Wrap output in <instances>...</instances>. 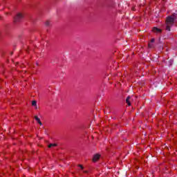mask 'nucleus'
Returning a JSON list of instances; mask_svg holds the SVG:
<instances>
[{"mask_svg": "<svg viewBox=\"0 0 177 177\" xmlns=\"http://www.w3.org/2000/svg\"><path fill=\"white\" fill-rule=\"evenodd\" d=\"M175 21V17H174V16L172 17H168L166 19V30L167 31H171V26L174 25V23Z\"/></svg>", "mask_w": 177, "mask_h": 177, "instance_id": "obj_1", "label": "nucleus"}, {"mask_svg": "<svg viewBox=\"0 0 177 177\" xmlns=\"http://www.w3.org/2000/svg\"><path fill=\"white\" fill-rule=\"evenodd\" d=\"M152 31L156 32V34H161L162 30L157 27H153Z\"/></svg>", "mask_w": 177, "mask_h": 177, "instance_id": "obj_3", "label": "nucleus"}, {"mask_svg": "<svg viewBox=\"0 0 177 177\" xmlns=\"http://www.w3.org/2000/svg\"><path fill=\"white\" fill-rule=\"evenodd\" d=\"M79 167L81 168V169H84V167L82 165H80Z\"/></svg>", "mask_w": 177, "mask_h": 177, "instance_id": "obj_12", "label": "nucleus"}, {"mask_svg": "<svg viewBox=\"0 0 177 177\" xmlns=\"http://www.w3.org/2000/svg\"><path fill=\"white\" fill-rule=\"evenodd\" d=\"M56 146H57V144H50L48 147V149H50L51 147H56Z\"/></svg>", "mask_w": 177, "mask_h": 177, "instance_id": "obj_7", "label": "nucleus"}, {"mask_svg": "<svg viewBox=\"0 0 177 177\" xmlns=\"http://www.w3.org/2000/svg\"><path fill=\"white\" fill-rule=\"evenodd\" d=\"M35 120H36V121H37L40 125H42V122H41V119H39V118H38V116L35 115Z\"/></svg>", "mask_w": 177, "mask_h": 177, "instance_id": "obj_6", "label": "nucleus"}, {"mask_svg": "<svg viewBox=\"0 0 177 177\" xmlns=\"http://www.w3.org/2000/svg\"><path fill=\"white\" fill-rule=\"evenodd\" d=\"M84 174H88V171H84Z\"/></svg>", "mask_w": 177, "mask_h": 177, "instance_id": "obj_14", "label": "nucleus"}, {"mask_svg": "<svg viewBox=\"0 0 177 177\" xmlns=\"http://www.w3.org/2000/svg\"><path fill=\"white\" fill-rule=\"evenodd\" d=\"M100 155L97 153V154L94 155V156L93 158V161L94 162H96V161H97V160H100Z\"/></svg>", "mask_w": 177, "mask_h": 177, "instance_id": "obj_4", "label": "nucleus"}, {"mask_svg": "<svg viewBox=\"0 0 177 177\" xmlns=\"http://www.w3.org/2000/svg\"><path fill=\"white\" fill-rule=\"evenodd\" d=\"M46 27H50V22L49 21H46L45 22Z\"/></svg>", "mask_w": 177, "mask_h": 177, "instance_id": "obj_9", "label": "nucleus"}, {"mask_svg": "<svg viewBox=\"0 0 177 177\" xmlns=\"http://www.w3.org/2000/svg\"><path fill=\"white\" fill-rule=\"evenodd\" d=\"M154 42V39H151V44H153Z\"/></svg>", "mask_w": 177, "mask_h": 177, "instance_id": "obj_13", "label": "nucleus"}, {"mask_svg": "<svg viewBox=\"0 0 177 177\" xmlns=\"http://www.w3.org/2000/svg\"><path fill=\"white\" fill-rule=\"evenodd\" d=\"M21 19H23V15H21V13H18L17 16L15 17L14 21L15 22L20 21Z\"/></svg>", "mask_w": 177, "mask_h": 177, "instance_id": "obj_2", "label": "nucleus"}, {"mask_svg": "<svg viewBox=\"0 0 177 177\" xmlns=\"http://www.w3.org/2000/svg\"><path fill=\"white\" fill-rule=\"evenodd\" d=\"M131 96H128L126 99V103L128 104V106H131Z\"/></svg>", "mask_w": 177, "mask_h": 177, "instance_id": "obj_5", "label": "nucleus"}, {"mask_svg": "<svg viewBox=\"0 0 177 177\" xmlns=\"http://www.w3.org/2000/svg\"><path fill=\"white\" fill-rule=\"evenodd\" d=\"M32 106H33L34 107H36V109H38V107L37 106V101L33 100L32 102Z\"/></svg>", "mask_w": 177, "mask_h": 177, "instance_id": "obj_8", "label": "nucleus"}, {"mask_svg": "<svg viewBox=\"0 0 177 177\" xmlns=\"http://www.w3.org/2000/svg\"><path fill=\"white\" fill-rule=\"evenodd\" d=\"M164 1H165V0H163Z\"/></svg>", "mask_w": 177, "mask_h": 177, "instance_id": "obj_16", "label": "nucleus"}, {"mask_svg": "<svg viewBox=\"0 0 177 177\" xmlns=\"http://www.w3.org/2000/svg\"><path fill=\"white\" fill-rule=\"evenodd\" d=\"M133 10H135V8H133Z\"/></svg>", "mask_w": 177, "mask_h": 177, "instance_id": "obj_15", "label": "nucleus"}, {"mask_svg": "<svg viewBox=\"0 0 177 177\" xmlns=\"http://www.w3.org/2000/svg\"><path fill=\"white\" fill-rule=\"evenodd\" d=\"M169 66H172V64H174V60L173 59H170L169 61Z\"/></svg>", "mask_w": 177, "mask_h": 177, "instance_id": "obj_10", "label": "nucleus"}, {"mask_svg": "<svg viewBox=\"0 0 177 177\" xmlns=\"http://www.w3.org/2000/svg\"><path fill=\"white\" fill-rule=\"evenodd\" d=\"M148 46H149V48H153V44L149 43Z\"/></svg>", "mask_w": 177, "mask_h": 177, "instance_id": "obj_11", "label": "nucleus"}]
</instances>
